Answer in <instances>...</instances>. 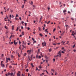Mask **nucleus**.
<instances>
[{
    "label": "nucleus",
    "mask_w": 76,
    "mask_h": 76,
    "mask_svg": "<svg viewBox=\"0 0 76 76\" xmlns=\"http://www.w3.org/2000/svg\"><path fill=\"white\" fill-rule=\"evenodd\" d=\"M44 42L42 43V45H44V46L46 47V42L45 41H44Z\"/></svg>",
    "instance_id": "1"
},
{
    "label": "nucleus",
    "mask_w": 76,
    "mask_h": 76,
    "mask_svg": "<svg viewBox=\"0 0 76 76\" xmlns=\"http://www.w3.org/2000/svg\"><path fill=\"white\" fill-rule=\"evenodd\" d=\"M44 42L42 43V45H44V46L46 47V42L45 41H44Z\"/></svg>",
    "instance_id": "2"
},
{
    "label": "nucleus",
    "mask_w": 76,
    "mask_h": 76,
    "mask_svg": "<svg viewBox=\"0 0 76 76\" xmlns=\"http://www.w3.org/2000/svg\"><path fill=\"white\" fill-rule=\"evenodd\" d=\"M48 28H47L45 30V32H48V31H47V30H48Z\"/></svg>",
    "instance_id": "3"
},
{
    "label": "nucleus",
    "mask_w": 76,
    "mask_h": 76,
    "mask_svg": "<svg viewBox=\"0 0 76 76\" xmlns=\"http://www.w3.org/2000/svg\"><path fill=\"white\" fill-rule=\"evenodd\" d=\"M12 30H13L14 29V26H12Z\"/></svg>",
    "instance_id": "4"
},
{
    "label": "nucleus",
    "mask_w": 76,
    "mask_h": 76,
    "mask_svg": "<svg viewBox=\"0 0 76 76\" xmlns=\"http://www.w3.org/2000/svg\"><path fill=\"white\" fill-rule=\"evenodd\" d=\"M64 32H65V31H63V33L61 34V36H63V34H64Z\"/></svg>",
    "instance_id": "5"
},
{
    "label": "nucleus",
    "mask_w": 76,
    "mask_h": 76,
    "mask_svg": "<svg viewBox=\"0 0 76 76\" xmlns=\"http://www.w3.org/2000/svg\"><path fill=\"white\" fill-rule=\"evenodd\" d=\"M65 42H66L62 41L61 43H63V44H64V43H65Z\"/></svg>",
    "instance_id": "6"
},
{
    "label": "nucleus",
    "mask_w": 76,
    "mask_h": 76,
    "mask_svg": "<svg viewBox=\"0 0 76 76\" xmlns=\"http://www.w3.org/2000/svg\"><path fill=\"white\" fill-rule=\"evenodd\" d=\"M33 56V55H31V60H32V57Z\"/></svg>",
    "instance_id": "7"
},
{
    "label": "nucleus",
    "mask_w": 76,
    "mask_h": 76,
    "mask_svg": "<svg viewBox=\"0 0 76 76\" xmlns=\"http://www.w3.org/2000/svg\"><path fill=\"white\" fill-rule=\"evenodd\" d=\"M39 35H40V36H41V37H42V34L41 33V34H39Z\"/></svg>",
    "instance_id": "8"
},
{
    "label": "nucleus",
    "mask_w": 76,
    "mask_h": 76,
    "mask_svg": "<svg viewBox=\"0 0 76 76\" xmlns=\"http://www.w3.org/2000/svg\"><path fill=\"white\" fill-rule=\"evenodd\" d=\"M61 50H60L59 51L58 54H61Z\"/></svg>",
    "instance_id": "9"
},
{
    "label": "nucleus",
    "mask_w": 76,
    "mask_h": 76,
    "mask_svg": "<svg viewBox=\"0 0 76 76\" xmlns=\"http://www.w3.org/2000/svg\"><path fill=\"white\" fill-rule=\"evenodd\" d=\"M22 35H24V32L23 31L22 33Z\"/></svg>",
    "instance_id": "10"
},
{
    "label": "nucleus",
    "mask_w": 76,
    "mask_h": 76,
    "mask_svg": "<svg viewBox=\"0 0 76 76\" xmlns=\"http://www.w3.org/2000/svg\"><path fill=\"white\" fill-rule=\"evenodd\" d=\"M31 65L32 66V67H34V65H33V64L32 63H31Z\"/></svg>",
    "instance_id": "11"
},
{
    "label": "nucleus",
    "mask_w": 76,
    "mask_h": 76,
    "mask_svg": "<svg viewBox=\"0 0 76 76\" xmlns=\"http://www.w3.org/2000/svg\"><path fill=\"white\" fill-rule=\"evenodd\" d=\"M6 61L7 63V62H8V58H6Z\"/></svg>",
    "instance_id": "12"
},
{
    "label": "nucleus",
    "mask_w": 76,
    "mask_h": 76,
    "mask_svg": "<svg viewBox=\"0 0 76 76\" xmlns=\"http://www.w3.org/2000/svg\"><path fill=\"white\" fill-rule=\"evenodd\" d=\"M17 76H20V74L19 73H18L17 74Z\"/></svg>",
    "instance_id": "13"
},
{
    "label": "nucleus",
    "mask_w": 76,
    "mask_h": 76,
    "mask_svg": "<svg viewBox=\"0 0 76 76\" xmlns=\"http://www.w3.org/2000/svg\"><path fill=\"white\" fill-rule=\"evenodd\" d=\"M17 29L15 30V31H18V30H19V28L18 27H17Z\"/></svg>",
    "instance_id": "14"
},
{
    "label": "nucleus",
    "mask_w": 76,
    "mask_h": 76,
    "mask_svg": "<svg viewBox=\"0 0 76 76\" xmlns=\"http://www.w3.org/2000/svg\"><path fill=\"white\" fill-rule=\"evenodd\" d=\"M28 58L29 59V60H30V56H28Z\"/></svg>",
    "instance_id": "15"
},
{
    "label": "nucleus",
    "mask_w": 76,
    "mask_h": 76,
    "mask_svg": "<svg viewBox=\"0 0 76 76\" xmlns=\"http://www.w3.org/2000/svg\"><path fill=\"white\" fill-rule=\"evenodd\" d=\"M45 58H46L47 59H48V57H47V56H45Z\"/></svg>",
    "instance_id": "16"
},
{
    "label": "nucleus",
    "mask_w": 76,
    "mask_h": 76,
    "mask_svg": "<svg viewBox=\"0 0 76 76\" xmlns=\"http://www.w3.org/2000/svg\"><path fill=\"white\" fill-rule=\"evenodd\" d=\"M66 12V10H64L63 11V13H65Z\"/></svg>",
    "instance_id": "17"
},
{
    "label": "nucleus",
    "mask_w": 76,
    "mask_h": 76,
    "mask_svg": "<svg viewBox=\"0 0 76 76\" xmlns=\"http://www.w3.org/2000/svg\"><path fill=\"white\" fill-rule=\"evenodd\" d=\"M29 71V69H27L26 70V72H28Z\"/></svg>",
    "instance_id": "18"
},
{
    "label": "nucleus",
    "mask_w": 76,
    "mask_h": 76,
    "mask_svg": "<svg viewBox=\"0 0 76 76\" xmlns=\"http://www.w3.org/2000/svg\"><path fill=\"white\" fill-rule=\"evenodd\" d=\"M30 4L31 5H32V4H33V2H32V1H31V3Z\"/></svg>",
    "instance_id": "19"
},
{
    "label": "nucleus",
    "mask_w": 76,
    "mask_h": 76,
    "mask_svg": "<svg viewBox=\"0 0 76 76\" xmlns=\"http://www.w3.org/2000/svg\"><path fill=\"white\" fill-rule=\"evenodd\" d=\"M37 42L36 41H34V42H33V44H34V43H36V42Z\"/></svg>",
    "instance_id": "20"
},
{
    "label": "nucleus",
    "mask_w": 76,
    "mask_h": 76,
    "mask_svg": "<svg viewBox=\"0 0 76 76\" xmlns=\"http://www.w3.org/2000/svg\"><path fill=\"white\" fill-rule=\"evenodd\" d=\"M24 7V5L23 4V6L21 7L22 9H23V7Z\"/></svg>",
    "instance_id": "21"
},
{
    "label": "nucleus",
    "mask_w": 76,
    "mask_h": 76,
    "mask_svg": "<svg viewBox=\"0 0 76 76\" xmlns=\"http://www.w3.org/2000/svg\"><path fill=\"white\" fill-rule=\"evenodd\" d=\"M27 29H28V30H29V29H30V28L29 27L27 28Z\"/></svg>",
    "instance_id": "22"
},
{
    "label": "nucleus",
    "mask_w": 76,
    "mask_h": 76,
    "mask_svg": "<svg viewBox=\"0 0 76 76\" xmlns=\"http://www.w3.org/2000/svg\"><path fill=\"white\" fill-rule=\"evenodd\" d=\"M49 51L50 52H51V49H49Z\"/></svg>",
    "instance_id": "23"
},
{
    "label": "nucleus",
    "mask_w": 76,
    "mask_h": 76,
    "mask_svg": "<svg viewBox=\"0 0 76 76\" xmlns=\"http://www.w3.org/2000/svg\"><path fill=\"white\" fill-rule=\"evenodd\" d=\"M4 28L6 29H7V28L6 27V26H5Z\"/></svg>",
    "instance_id": "24"
},
{
    "label": "nucleus",
    "mask_w": 76,
    "mask_h": 76,
    "mask_svg": "<svg viewBox=\"0 0 76 76\" xmlns=\"http://www.w3.org/2000/svg\"><path fill=\"white\" fill-rule=\"evenodd\" d=\"M27 53H28L29 52H31V50H28L27 51Z\"/></svg>",
    "instance_id": "25"
},
{
    "label": "nucleus",
    "mask_w": 76,
    "mask_h": 76,
    "mask_svg": "<svg viewBox=\"0 0 76 76\" xmlns=\"http://www.w3.org/2000/svg\"><path fill=\"white\" fill-rule=\"evenodd\" d=\"M19 44H21V42H20V40L19 41Z\"/></svg>",
    "instance_id": "26"
},
{
    "label": "nucleus",
    "mask_w": 76,
    "mask_h": 76,
    "mask_svg": "<svg viewBox=\"0 0 76 76\" xmlns=\"http://www.w3.org/2000/svg\"><path fill=\"white\" fill-rule=\"evenodd\" d=\"M39 69H42V67H41V66H39Z\"/></svg>",
    "instance_id": "27"
},
{
    "label": "nucleus",
    "mask_w": 76,
    "mask_h": 76,
    "mask_svg": "<svg viewBox=\"0 0 76 76\" xmlns=\"http://www.w3.org/2000/svg\"><path fill=\"white\" fill-rule=\"evenodd\" d=\"M2 66V67H5V66H4V64Z\"/></svg>",
    "instance_id": "28"
},
{
    "label": "nucleus",
    "mask_w": 76,
    "mask_h": 76,
    "mask_svg": "<svg viewBox=\"0 0 76 76\" xmlns=\"http://www.w3.org/2000/svg\"><path fill=\"white\" fill-rule=\"evenodd\" d=\"M42 75H44V73H42V74H40V76H42Z\"/></svg>",
    "instance_id": "29"
},
{
    "label": "nucleus",
    "mask_w": 76,
    "mask_h": 76,
    "mask_svg": "<svg viewBox=\"0 0 76 76\" xmlns=\"http://www.w3.org/2000/svg\"><path fill=\"white\" fill-rule=\"evenodd\" d=\"M19 19H20V20H22V19L21 18V17H20L19 18Z\"/></svg>",
    "instance_id": "30"
},
{
    "label": "nucleus",
    "mask_w": 76,
    "mask_h": 76,
    "mask_svg": "<svg viewBox=\"0 0 76 76\" xmlns=\"http://www.w3.org/2000/svg\"><path fill=\"white\" fill-rule=\"evenodd\" d=\"M40 50H41V49H38V51L39 52V51H40Z\"/></svg>",
    "instance_id": "31"
},
{
    "label": "nucleus",
    "mask_w": 76,
    "mask_h": 76,
    "mask_svg": "<svg viewBox=\"0 0 76 76\" xmlns=\"http://www.w3.org/2000/svg\"><path fill=\"white\" fill-rule=\"evenodd\" d=\"M14 44L15 45H16V44H18V43L17 42H15V43Z\"/></svg>",
    "instance_id": "32"
},
{
    "label": "nucleus",
    "mask_w": 76,
    "mask_h": 76,
    "mask_svg": "<svg viewBox=\"0 0 76 76\" xmlns=\"http://www.w3.org/2000/svg\"><path fill=\"white\" fill-rule=\"evenodd\" d=\"M12 66H9V68H10V69L12 68Z\"/></svg>",
    "instance_id": "33"
},
{
    "label": "nucleus",
    "mask_w": 76,
    "mask_h": 76,
    "mask_svg": "<svg viewBox=\"0 0 76 76\" xmlns=\"http://www.w3.org/2000/svg\"><path fill=\"white\" fill-rule=\"evenodd\" d=\"M23 23H24V22H23V21H22L21 22L22 24H23Z\"/></svg>",
    "instance_id": "34"
},
{
    "label": "nucleus",
    "mask_w": 76,
    "mask_h": 76,
    "mask_svg": "<svg viewBox=\"0 0 76 76\" xmlns=\"http://www.w3.org/2000/svg\"><path fill=\"white\" fill-rule=\"evenodd\" d=\"M10 75H13V73L11 72V73L10 74Z\"/></svg>",
    "instance_id": "35"
},
{
    "label": "nucleus",
    "mask_w": 76,
    "mask_h": 76,
    "mask_svg": "<svg viewBox=\"0 0 76 76\" xmlns=\"http://www.w3.org/2000/svg\"><path fill=\"white\" fill-rule=\"evenodd\" d=\"M11 18H14V16H13V15H12V16Z\"/></svg>",
    "instance_id": "36"
},
{
    "label": "nucleus",
    "mask_w": 76,
    "mask_h": 76,
    "mask_svg": "<svg viewBox=\"0 0 76 76\" xmlns=\"http://www.w3.org/2000/svg\"><path fill=\"white\" fill-rule=\"evenodd\" d=\"M53 45H57V44L53 43Z\"/></svg>",
    "instance_id": "37"
},
{
    "label": "nucleus",
    "mask_w": 76,
    "mask_h": 76,
    "mask_svg": "<svg viewBox=\"0 0 76 76\" xmlns=\"http://www.w3.org/2000/svg\"><path fill=\"white\" fill-rule=\"evenodd\" d=\"M11 56L12 58H13V55H11Z\"/></svg>",
    "instance_id": "38"
},
{
    "label": "nucleus",
    "mask_w": 76,
    "mask_h": 76,
    "mask_svg": "<svg viewBox=\"0 0 76 76\" xmlns=\"http://www.w3.org/2000/svg\"><path fill=\"white\" fill-rule=\"evenodd\" d=\"M10 73L8 72L7 73V75H9H9H10Z\"/></svg>",
    "instance_id": "39"
},
{
    "label": "nucleus",
    "mask_w": 76,
    "mask_h": 76,
    "mask_svg": "<svg viewBox=\"0 0 76 76\" xmlns=\"http://www.w3.org/2000/svg\"><path fill=\"white\" fill-rule=\"evenodd\" d=\"M18 57H20V56L19 55V53H18Z\"/></svg>",
    "instance_id": "40"
},
{
    "label": "nucleus",
    "mask_w": 76,
    "mask_h": 76,
    "mask_svg": "<svg viewBox=\"0 0 76 76\" xmlns=\"http://www.w3.org/2000/svg\"><path fill=\"white\" fill-rule=\"evenodd\" d=\"M16 18L17 17H18V14H16V16H15Z\"/></svg>",
    "instance_id": "41"
},
{
    "label": "nucleus",
    "mask_w": 76,
    "mask_h": 76,
    "mask_svg": "<svg viewBox=\"0 0 76 76\" xmlns=\"http://www.w3.org/2000/svg\"><path fill=\"white\" fill-rule=\"evenodd\" d=\"M50 21H49L48 22V23H47V24H48V23H50Z\"/></svg>",
    "instance_id": "42"
},
{
    "label": "nucleus",
    "mask_w": 76,
    "mask_h": 76,
    "mask_svg": "<svg viewBox=\"0 0 76 76\" xmlns=\"http://www.w3.org/2000/svg\"><path fill=\"white\" fill-rule=\"evenodd\" d=\"M41 58V57L40 56H39V58Z\"/></svg>",
    "instance_id": "43"
},
{
    "label": "nucleus",
    "mask_w": 76,
    "mask_h": 76,
    "mask_svg": "<svg viewBox=\"0 0 76 76\" xmlns=\"http://www.w3.org/2000/svg\"><path fill=\"white\" fill-rule=\"evenodd\" d=\"M8 60H9V61H10V60H11L10 59V58H8Z\"/></svg>",
    "instance_id": "44"
},
{
    "label": "nucleus",
    "mask_w": 76,
    "mask_h": 76,
    "mask_svg": "<svg viewBox=\"0 0 76 76\" xmlns=\"http://www.w3.org/2000/svg\"><path fill=\"white\" fill-rule=\"evenodd\" d=\"M45 71L47 73V74H48V72H47V70H46Z\"/></svg>",
    "instance_id": "45"
},
{
    "label": "nucleus",
    "mask_w": 76,
    "mask_h": 76,
    "mask_svg": "<svg viewBox=\"0 0 76 76\" xmlns=\"http://www.w3.org/2000/svg\"><path fill=\"white\" fill-rule=\"evenodd\" d=\"M39 31H41V28H40L39 27Z\"/></svg>",
    "instance_id": "46"
},
{
    "label": "nucleus",
    "mask_w": 76,
    "mask_h": 76,
    "mask_svg": "<svg viewBox=\"0 0 76 76\" xmlns=\"http://www.w3.org/2000/svg\"><path fill=\"white\" fill-rule=\"evenodd\" d=\"M32 39L33 41H35V40L34 39V38H32Z\"/></svg>",
    "instance_id": "47"
},
{
    "label": "nucleus",
    "mask_w": 76,
    "mask_h": 76,
    "mask_svg": "<svg viewBox=\"0 0 76 76\" xmlns=\"http://www.w3.org/2000/svg\"><path fill=\"white\" fill-rule=\"evenodd\" d=\"M75 45H74L72 47H73V48H75Z\"/></svg>",
    "instance_id": "48"
},
{
    "label": "nucleus",
    "mask_w": 76,
    "mask_h": 76,
    "mask_svg": "<svg viewBox=\"0 0 76 76\" xmlns=\"http://www.w3.org/2000/svg\"><path fill=\"white\" fill-rule=\"evenodd\" d=\"M11 12H13V10H10Z\"/></svg>",
    "instance_id": "49"
},
{
    "label": "nucleus",
    "mask_w": 76,
    "mask_h": 76,
    "mask_svg": "<svg viewBox=\"0 0 76 76\" xmlns=\"http://www.w3.org/2000/svg\"><path fill=\"white\" fill-rule=\"evenodd\" d=\"M51 70H52V71H53V73H54V70L53 69H52Z\"/></svg>",
    "instance_id": "50"
},
{
    "label": "nucleus",
    "mask_w": 76,
    "mask_h": 76,
    "mask_svg": "<svg viewBox=\"0 0 76 76\" xmlns=\"http://www.w3.org/2000/svg\"><path fill=\"white\" fill-rule=\"evenodd\" d=\"M62 53H63V54H64V52L63 51H62L61 52Z\"/></svg>",
    "instance_id": "51"
},
{
    "label": "nucleus",
    "mask_w": 76,
    "mask_h": 76,
    "mask_svg": "<svg viewBox=\"0 0 76 76\" xmlns=\"http://www.w3.org/2000/svg\"><path fill=\"white\" fill-rule=\"evenodd\" d=\"M26 55V53H24V56H25Z\"/></svg>",
    "instance_id": "52"
},
{
    "label": "nucleus",
    "mask_w": 76,
    "mask_h": 76,
    "mask_svg": "<svg viewBox=\"0 0 76 76\" xmlns=\"http://www.w3.org/2000/svg\"><path fill=\"white\" fill-rule=\"evenodd\" d=\"M50 9V7L48 8V10H49Z\"/></svg>",
    "instance_id": "53"
},
{
    "label": "nucleus",
    "mask_w": 76,
    "mask_h": 76,
    "mask_svg": "<svg viewBox=\"0 0 76 76\" xmlns=\"http://www.w3.org/2000/svg\"><path fill=\"white\" fill-rule=\"evenodd\" d=\"M42 19V16L40 18V19L41 20V19Z\"/></svg>",
    "instance_id": "54"
},
{
    "label": "nucleus",
    "mask_w": 76,
    "mask_h": 76,
    "mask_svg": "<svg viewBox=\"0 0 76 76\" xmlns=\"http://www.w3.org/2000/svg\"><path fill=\"white\" fill-rule=\"evenodd\" d=\"M21 29H23V27L22 26H21Z\"/></svg>",
    "instance_id": "55"
},
{
    "label": "nucleus",
    "mask_w": 76,
    "mask_h": 76,
    "mask_svg": "<svg viewBox=\"0 0 76 76\" xmlns=\"http://www.w3.org/2000/svg\"><path fill=\"white\" fill-rule=\"evenodd\" d=\"M43 30H44L45 29V27H43Z\"/></svg>",
    "instance_id": "56"
},
{
    "label": "nucleus",
    "mask_w": 76,
    "mask_h": 76,
    "mask_svg": "<svg viewBox=\"0 0 76 76\" xmlns=\"http://www.w3.org/2000/svg\"><path fill=\"white\" fill-rule=\"evenodd\" d=\"M56 31V28H54L53 30V31L54 32V31Z\"/></svg>",
    "instance_id": "57"
},
{
    "label": "nucleus",
    "mask_w": 76,
    "mask_h": 76,
    "mask_svg": "<svg viewBox=\"0 0 76 76\" xmlns=\"http://www.w3.org/2000/svg\"><path fill=\"white\" fill-rule=\"evenodd\" d=\"M68 43H69V41H67V43H66V44H68Z\"/></svg>",
    "instance_id": "58"
},
{
    "label": "nucleus",
    "mask_w": 76,
    "mask_h": 76,
    "mask_svg": "<svg viewBox=\"0 0 76 76\" xmlns=\"http://www.w3.org/2000/svg\"><path fill=\"white\" fill-rule=\"evenodd\" d=\"M36 58H38V55H36Z\"/></svg>",
    "instance_id": "59"
},
{
    "label": "nucleus",
    "mask_w": 76,
    "mask_h": 76,
    "mask_svg": "<svg viewBox=\"0 0 76 76\" xmlns=\"http://www.w3.org/2000/svg\"><path fill=\"white\" fill-rule=\"evenodd\" d=\"M53 62L54 63V62L55 61V59H53Z\"/></svg>",
    "instance_id": "60"
},
{
    "label": "nucleus",
    "mask_w": 76,
    "mask_h": 76,
    "mask_svg": "<svg viewBox=\"0 0 76 76\" xmlns=\"http://www.w3.org/2000/svg\"><path fill=\"white\" fill-rule=\"evenodd\" d=\"M27 24V23H25V26H26V25Z\"/></svg>",
    "instance_id": "61"
},
{
    "label": "nucleus",
    "mask_w": 76,
    "mask_h": 76,
    "mask_svg": "<svg viewBox=\"0 0 76 76\" xmlns=\"http://www.w3.org/2000/svg\"><path fill=\"white\" fill-rule=\"evenodd\" d=\"M58 56H59L58 55H57L56 56V57H58Z\"/></svg>",
    "instance_id": "62"
},
{
    "label": "nucleus",
    "mask_w": 76,
    "mask_h": 76,
    "mask_svg": "<svg viewBox=\"0 0 76 76\" xmlns=\"http://www.w3.org/2000/svg\"><path fill=\"white\" fill-rule=\"evenodd\" d=\"M4 10H6V7H4Z\"/></svg>",
    "instance_id": "63"
},
{
    "label": "nucleus",
    "mask_w": 76,
    "mask_h": 76,
    "mask_svg": "<svg viewBox=\"0 0 76 76\" xmlns=\"http://www.w3.org/2000/svg\"><path fill=\"white\" fill-rule=\"evenodd\" d=\"M75 76H76V72H75Z\"/></svg>",
    "instance_id": "64"
}]
</instances>
